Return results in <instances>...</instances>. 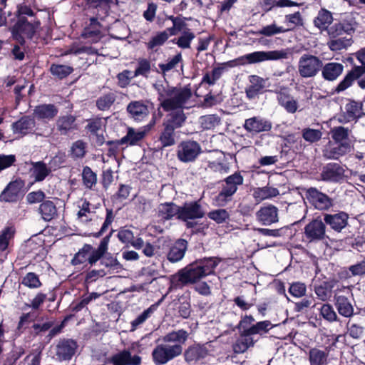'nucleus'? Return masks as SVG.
<instances>
[{"mask_svg": "<svg viewBox=\"0 0 365 365\" xmlns=\"http://www.w3.org/2000/svg\"><path fill=\"white\" fill-rule=\"evenodd\" d=\"M189 336L190 333L187 330L180 329L168 332L158 339L160 343L151 353L154 364L165 365L181 355L188 364H196L205 359L209 354L205 344L194 343L184 349Z\"/></svg>", "mask_w": 365, "mask_h": 365, "instance_id": "obj_1", "label": "nucleus"}, {"mask_svg": "<svg viewBox=\"0 0 365 365\" xmlns=\"http://www.w3.org/2000/svg\"><path fill=\"white\" fill-rule=\"evenodd\" d=\"M219 261L216 257H203L188 264L172 275L170 285L173 288H182L192 284L215 272Z\"/></svg>", "mask_w": 365, "mask_h": 365, "instance_id": "obj_2", "label": "nucleus"}, {"mask_svg": "<svg viewBox=\"0 0 365 365\" xmlns=\"http://www.w3.org/2000/svg\"><path fill=\"white\" fill-rule=\"evenodd\" d=\"M155 88L158 92L160 105L165 111L182 109L192 97V90L189 86L178 88L168 84H156Z\"/></svg>", "mask_w": 365, "mask_h": 365, "instance_id": "obj_3", "label": "nucleus"}, {"mask_svg": "<svg viewBox=\"0 0 365 365\" xmlns=\"http://www.w3.org/2000/svg\"><path fill=\"white\" fill-rule=\"evenodd\" d=\"M114 232L111 230L108 235L101 239L97 248L91 245L85 243L83 247L74 255L71 259V264L73 266H77L87 263L90 267L95 265L103 256L104 252L108 250V243L110 239Z\"/></svg>", "mask_w": 365, "mask_h": 365, "instance_id": "obj_4", "label": "nucleus"}, {"mask_svg": "<svg viewBox=\"0 0 365 365\" xmlns=\"http://www.w3.org/2000/svg\"><path fill=\"white\" fill-rule=\"evenodd\" d=\"M244 183L240 171L226 177L217 182V193L212 198V203L217 207H225L233 200L238 187Z\"/></svg>", "mask_w": 365, "mask_h": 365, "instance_id": "obj_5", "label": "nucleus"}, {"mask_svg": "<svg viewBox=\"0 0 365 365\" xmlns=\"http://www.w3.org/2000/svg\"><path fill=\"white\" fill-rule=\"evenodd\" d=\"M244 183L240 171L226 177L217 182V193L212 198V203L217 207H225L233 200L238 187Z\"/></svg>", "mask_w": 365, "mask_h": 365, "instance_id": "obj_6", "label": "nucleus"}, {"mask_svg": "<svg viewBox=\"0 0 365 365\" xmlns=\"http://www.w3.org/2000/svg\"><path fill=\"white\" fill-rule=\"evenodd\" d=\"M244 183L240 171L226 177L217 182V193L212 198V203L217 207H225L233 200L238 187Z\"/></svg>", "mask_w": 365, "mask_h": 365, "instance_id": "obj_7", "label": "nucleus"}, {"mask_svg": "<svg viewBox=\"0 0 365 365\" xmlns=\"http://www.w3.org/2000/svg\"><path fill=\"white\" fill-rule=\"evenodd\" d=\"M351 130L344 126H336L330 130L331 139L335 146H330L324 151V156L327 159L338 160L351 151L353 146L350 138Z\"/></svg>", "mask_w": 365, "mask_h": 365, "instance_id": "obj_8", "label": "nucleus"}, {"mask_svg": "<svg viewBox=\"0 0 365 365\" xmlns=\"http://www.w3.org/2000/svg\"><path fill=\"white\" fill-rule=\"evenodd\" d=\"M41 22L38 19L29 21L27 18L17 19L10 28L11 38L16 43L25 46L26 38L32 40L34 37Z\"/></svg>", "mask_w": 365, "mask_h": 365, "instance_id": "obj_9", "label": "nucleus"}, {"mask_svg": "<svg viewBox=\"0 0 365 365\" xmlns=\"http://www.w3.org/2000/svg\"><path fill=\"white\" fill-rule=\"evenodd\" d=\"M326 230V224L321 216L312 218L303 229L302 241L307 245L323 241L327 237Z\"/></svg>", "mask_w": 365, "mask_h": 365, "instance_id": "obj_10", "label": "nucleus"}, {"mask_svg": "<svg viewBox=\"0 0 365 365\" xmlns=\"http://www.w3.org/2000/svg\"><path fill=\"white\" fill-rule=\"evenodd\" d=\"M309 204L314 209L322 212L329 211L334 205V199L316 187L303 189Z\"/></svg>", "mask_w": 365, "mask_h": 365, "instance_id": "obj_11", "label": "nucleus"}, {"mask_svg": "<svg viewBox=\"0 0 365 365\" xmlns=\"http://www.w3.org/2000/svg\"><path fill=\"white\" fill-rule=\"evenodd\" d=\"M288 58V53L284 49L273 51H259L247 53L237 58L235 61L241 65L255 64L267 61H277Z\"/></svg>", "mask_w": 365, "mask_h": 365, "instance_id": "obj_12", "label": "nucleus"}, {"mask_svg": "<svg viewBox=\"0 0 365 365\" xmlns=\"http://www.w3.org/2000/svg\"><path fill=\"white\" fill-rule=\"evenodd\" d=\"M322 66V61L317 56L304 53L298 61V73L302 78H308L316 76Z\"/></svg>", "mask_w": 365, "mask_h": 365, "instance_id": "obj_13", "label": "nucleus"}, {"mask_svg": "<svg viewBox=\"0 0 365 365\" xmlns=\"http://www.w3.org/2000/svg\"><path fill=\"white\" fill-rule=\"evenodd\" d=\"M25 181L17 178L9 182L0 194V202H16L24 195Z\"/></svg>", "mask_w": 365, "mask_h": 365, "instance_id": "obj_14", "label": "nucleus"}, {"mask_svg": "<svg viewBox=\"0 0 365 365\" xmlns=\"http://www.w3.org/2000/svg\"><path fill=\"white\" fill-rule=\"evenodd\" d=\"M55 127L59 135L70 136L79 130L78 118L71 113L61 115L56 120Z\"/></svg>", "mask_w": 365, "mask_h": 365, "instance_id": "obj_15", "label": "nucleus"}, {"mask_svg": "<svg viewBox=\"0 0 365 365\" xmlns=\"http://www.w3.org/2000/svg\"><path fill=\"white\" fill-rule=\"evenodd\" d=\"M201 153V147L193 140L182 141L178 148L177 156L183 163L193 162Z\"/></svg>", "mask_w": 365, "mask_h": 365, "instance_id": "obj_16", "label": "nucleus"}, {"mask_svg": "<svg viewBox=\"0 0 365 365\" xmlns=\"http://www.w3.org/2000/svg\"><path fill=\"white\" fill-rule=\"evenodd\" d=\"M349 215L344 211L339 210L335 213H323V220L334 232L340 233L349 225Z\"/></svg>", "mask_w": 365, "mask_h": 365, "instance_id": "obj_17", "label": "nucleus"}, {"mask_svg": "<svg viewBox=\"0 0 365 365\" xmlns=\"http://www.w3.org/2000/svg\"><path fill=\"white\" fill-rule=\"evenodd\" d=\"M356 23L353 17L344 18L330 25L327 34L331 38L344 34L351 35L355 31Z\"/></svg>", "mask_w": 365, "mask_h": 365, "instance_id": "obj_18", "label": "nucleus"}, {"mask_svg": "<svg viewBox=\"0 0 365 365\" xmlns=\"http://www.w3.org/2000/svg\"><path fill=\"white\" fill-rule=\"evenodd\" d=\"M179 211L178 220L182 222L200 219L205 215L199 200L185 202L182 206H180Z\"/></svg>", "mask_w": 365, "mask_h": 365, "instance_id": "obj_19", "label": "nucleus"}, {"mask_svg": "<svg viewBox=\"0 0 365 365\" xmlns=\"http://www.w3.org/2000/svg\"><path fill=\"white\" fill-rule=\"evenodd\" d=\"M250 84L245 88L246 96L248 99H255L259 95L266 92V88H269L271 83L269 82V78H264L257 75H251L249 76Z\"/></svg>", "mask_w": 365, "mask_h": 365, "instance_id": "obj_20", "label": "nucleus"}, {"mask_svg": "<svg viewBox=\"0 0 365 365\" xmlns=\"http://www.w3.org/2000/svg\"><path fill=\"white\" fill-rule=\"evenodd\" d=\"M245 130L252 135H257L262 132H269L272 128V123L261 116H253L245 120L243 125Z\"/></svg>", "mask_w": 365, "mask_h": 365, "instance_id": "obj_21", "label": "nucleus"}, {"mask_svg": "<svg viewBox=\"0 0 365 365\" xmlns=\"http://www.w3.org/2000/svg\"><path fill=\"white\" fill-rule=\"evenodd\" d=\"M87 124L85 129L91 135L96 136V143L98 145H102L105 142L103 131L107 123V119L100 116L86 120Z\"/></svg>", "mask_w": 365, "mask_h": 365, "instance_id": "obj_22", "label": "nucleus"}, {"mask_svg": "<svg viewBox=\"0 0 365 365\" xmlns=\"http://www.w3.org/2000/svg\"><path fill=\"white\" fill-rule=\"evenodd\" d=\"M364 115L362 103L349 99V102L345 106V112L343 113L339 121L342 123L357 121Z\"/></svg>", "mask_w": 365, "mask_h": 365, "instance_id": "obj_23", "label": "nucleus"}, {"mask_svg": "<svg viewBox=\"0 0 365 365\" xmlns=\"http://www.w3.org/2000/svg\"><path fill=\"white\" fill-rule=\"evenodd\" d=\"M106 362L113 365H140L142 358L137 354L133 356L128 349H123L107 358Z\"/></svg>", "mask_w": 365, "mask_h": 365, "instance_id": "obj_24", "label": "nucleus"}, {"mask_svg": "<svg viewBox=\"0 0 365 365\" xmlns=\"http://www.w3.org/2000/svg\"><path fill=\"white\" fill-rule=\"evenodd\" d=\"M352 68L347 71L341 81L334 87L331 93H340L351 87L355 82L361 89H365V71L355 77H351Z\"/></svg>", "mask_w": 365, "mask_h": 365, "instance_id": "obj_25", "label": "nucleus"}, {"mask_svg": "<svg viewBox=\"0 0 365 365\" xmlns=\"http://www.w3.org/2000/svg\"><path fill=\"white\" fill-rule=\"evenodd\" d=\"M77 347V343L73 339H60L56 347V356L61 361H69L75 354Z\"/></svg>", "mask_w": 365, "mask_h": 365, "instance_id": "obj_26", "label": "nucleus"}, {"mask_svg": "<svg viewBox=\"0 0 365 365\" xmlns=\"http://www.w3.org/2000/svg\"><path fill=\"white\" fill-rule=\"evenodd\" d=\"M149 101H133L127 106V112L136 121H142L149 115Z\"/></svg>", "mask_w": 365, "mask_h": 365, "instance_id": "obj_27", "label": "nucleus"}, {"mask_svg": "<svg viewBox=\"0 0 365 365\" xmlns=\"http://www.w3.org/2000/svg\"><path fill=\"white\" fill-rule=\"evenodd\" d=\"M344 168L336 163H329L323 166L320 178L325 182H338L344 177Z\"/></svg>", "mask_w": 365, "mask_h": 365, "instance_id": "obj_28", "label": "nucleus"}, {"mask_svg": "<svg viewBox=\"0 0 365 365\" xmlns=\"http://www.w3.org/2000/svg\"><path fill=\"white\" fill-rule=\"evenodd\" d=\"M278 212L279 210L276 206L269 204L261 207L256 212V217L262 225L268 226L278 222Z\"/></svg>", "mask_w": 365, "mask_h": 365, "instance_id": "obj_29", "label": "nucleus"}, {"mask_svg": "<svg viewBox=\"0 0 365 365\" xmlns=\"http://www.w3.org/2000/svg\"><path fill=\"white\" fill-rule=\"evenodd\" d=\"M321 72L324 80L327 81H334L343 73L344 66L338 62L322 63Z\"/></svg>", "mask_w": 365, "mask_h": 365, "instance_id": "obj_30", "label": "nucleus"}, {"mask_svg": "<svg viewBox=\"0 0 365 365\" xmlns=\"http://www.w3.org/2000/svg\"><path fill=\"white\" fill-rule=\"evenodd\" d=\"M188 242L185 239L177 240L170 247L167 259L172 263L180 261L185 256Z\"/></svg>", "mask_w": 365, "mask_h": 365, "instance_id": "obj_31", "label": "nucleus"}, {"mask_svg": "<svg viewBox=\"0 0 365 365\" xmlns=\"http://www.w3.org/2000/svg\"><path fill=\"white\" fill-rule=\"evenodd\" d=\"M333 22L334 17L332 13L325 8L320 9L313 21L314 26L321 32H326Z\"/></svg>", "mask_w": 365, "mask_h": 365, "instance_id": "obj_32", "label": "nucleus"}, {"mask_svg": "<svg viewBox=\"0 0 365 365\" xmlns=\"http://www.w3.org/2000/svg\"><path fill=\"white\" fill-rule=\"evenodd\" d=\"M58 108L52 103H44L37 106L34 110V115L38 120H53L58 114Z\"/></svg>", "mask_w": 365, "mask_h": 365, "instance_id": "obj_33", "label": "nucleus"}, {"mask_svg": "<svg viewBox=\"0 0 365 365\" xmlns=\"http://www.w3.org/2000/svg\"><path fill=\"white\" fill-rule=\"evenodd\" d=\"M180 206L173 202H166L160 204L158 210V216L164 221L172 220L174 217L178 220Z\"/></svg>", "mask_w": 365, "mask_h": 365, "instance_id": "obj_34", "label": "nucleus"}, {"mask_svg": "<svg viewBox=\"0 0 365 365\" xmlns=\"http://www.w3.org/2000/svg\"><path fill=\"white\" fill-rule=\"evenodd\" d=\"M331 347H326L325 350L318 348H312L309 350L308 360L310 365H327L328 364L329 354Z\"/></svg>", "mask_w": 365, "mask_h": 365, "instance_id": "obj_35", "label": "nucleus"}, {"mask_svg": "<svg viewBox=\"0 0 365 365\" xmlns=\"http://www.w3.org/2000/svg\"><path fill=\"white\" fill-rule=\"evenodd\" d=\"M102 26L97 17L90 18L89 24L84 27L81 33L82 38L98 40L101 37Z\"/></svg>", "mask_w": 365, "mask_h": 365, "instance_id": "obj_36", "label": "nucleus"}, {"mask_svg": "<svg viewBox=\"0 0 365 365\" xmlns=\"http://www.w3.org/2000/svg\"><path fill=\"white\" fill-rule=\"evenodd\" d=\"M35 125V120L32 117L24 115L12 124V129L14 133L26 135L33 130Z\"/></svg>", "mask_w": 365, "mask_h": 365, "instance_id": "obj_37", "label": "nucleus"}, {"mask_svg": "<svg viewBox=\"0 0 365 365\" xmlns=\"http://www.w3.org/2000/svg\"><path fill=\"white\" fill-rule=\"evenodd\" d=\"M38 213L45 222H50L58 217V210L55 203L50 200L43 201L38 207Z\"/></svg>", "mask_w": 365, "mask_h": 365, "instance_id": "obj_38", "label": "nucleus"}, {"mask_svg": "<svg viewBox=\"0 0 365 365\" xmlns=\"http://www.w3.org/2000/svg\"><path fill=\"white\" fill-rule=\"evenodd\" d=\"M175 129L171 128L163 123V129L160 132L158 140L160 143L161 147L160 150L166 147H170L176 143V133Z\"/></svg>", "mask_w": 365, "mask_h": 365, "instance_id": "obj_39", "label": "nucleus"}, {"mask_svg": "<svg viewBox=\"0 0 365 365\" xmlns=\"http://www.w3.org/2000/svg\"><path fill=\"white\" fill-rule=\"evenodd\" d=\"M145 130L136 131L133 128H128L126 135L121 139L116 141L118 145H138L145 136Z\"/></svg>", "mask_w": 365, "mask_h": 365, "instance_id": "obj_40", "label": "nucleus"}, {"mask_svg": "<svg viewBox=\"0 0 365 365\" xmlns=\"http://www.w3.org/2000/svg\"><path fill=\"white\" fill-rule=\"evenodd\" d=\"M335 306L340 315L349 318L354 314V307L349 299L344 295L335 296Z\"/></svg>", "mask_w": 365, "mask_h": 365, "instance_id": "obj_41", "label": "nucleus"}, {"mask_svg": "<svg viewBox=\"0 0 365 365\" xmlns=\"http://www.w3.org/2000/svg\"><path fill=\"white\" fill-rule=\"evenodd\" d=\"M101 294L98 292H91L89 294H83L79 300L73 301L69 308L72 312L78 313L83 310L84 308L87 309V305L93 300L100 297Z\"/></svg>", "mask_w": 365, "mask_h": 365, "instance_id": "obj_42", "label": "nucleus"}, {"mask_svg": "<svg viewBox=\"0 0 365 365\" xmlns=\"http://www.w3.org/2000/svg\"><path fill=\"white\" fill-rule=\"evenodd\" d=\"M279 195L277 188L269 186L257 187L253 190V197L257 201H262L266 199L277 197Z\"/></svg>", "mask_w": 365, "mask_h": 365, "instance_id": "obj_43", "label": "nucleus"}, {"mask_svg": "<svg viewBox=\"0 0 365 365\" xmlns=\"http://www.w3.org/2000/svg\"><path fill=\"white\" fill-rule=\"evenodd\" d=\"M185 120L186 116L183 110H180L171 112L168 115V118L163 121V123L176 130L181 128Z\"/></svg>", "mask_w": 365, "mask_h": 365, "instance_id": "obj_44", "label": "nucleus"}, {"mask_svg": "<svg viewBox=\"0 0 365 365\" xmlns=\"http://www.w3.org/2000/svg\"><path fill=\"white\" fill-rule=\"evenodd\" d=\"M245 329H243L240 334V338L236 341L234 346V351L236 353H243L250 347L253 346L255 341L252 337V335H247Z\"/></svg>", "mask_w": 365, "mask_h": 365, "instance_id": "obj_45", "label": "nucleus"}, {"mask_svg": "<svg viewBox=\"0 0 365 365\" xmlns=\"http://www.w3.org/2000/svg\"><path fill=\"white\" fill-rule=\"evenodd\" d=\"M171 36L167 30L157 32L156 34L152 36L150 41L146 43L148 51H157V48L160 47L168 41L169 37Z\"/></svg>", "mask_w": 365, "mask_h": 365, "instance_id": "obj_46", "label": "nucleus"}, {"mask_svg": "<svg viewBox=\"0 0 365 365\" xmlns=\"http://www.w3.org/2000/svg\"><path fill=\"white\" fill-rule=\"evenodd\" d=\"M364 274H365V258L362 261L345 268L340 272L341 277L346 279Z\"/></svg>", "mask_w": 365, "mask_h": 365, "instance_id": "obj_47", "label": "nucleus"}, {"mask_svg": "<svg viewBox=\"0 0 365 365\" xmlns=\"http://www.w3.org/2000/svg\"><path fill=\"white\" fill-rule=\"evenodd\" d=\"M73 71L74 69L72 66L57 63H52L49 68L51 74L59 80L67 78Z\"/></svg>", "mask_w": 365, "mask_h": 365, "instance_id": "obj_48", "label": "nucleus"}, {"mask_svg": "<svg viewBox=\"0 0 365 365\" xmlns=\"http://www.w3.org/2000/svg\"><path fill=\"white\" fill-rule=\"evenodd\" d=\"M16 229L14 225L5 227L0 233V251H6L10 241L14 238Z\"/></svg>", "mask_w": 365, "mask_h": 365, "instance_id": "obj_49", "label": "nucleus"}, {"mask_svg": "<svg viewBox=\"0 0 365 365\" xmlns=\"http://www.w3.org/2000/svg\"><path fill=\"white\" fill-rule=\"evenodd\" d=\"M272 327L273 325L272 324L270 321H261L257 322L255 324L251 325V327H250L248 329H246L245 334L247 335H263L264 334H267Z\"/></svg>", "mask_w": 365, "mask_h": 365, "instance_id": "obj_50", "label": "nucleus"}, {"mask_svg": "<svg viewBox=\"0 0 365 365\" xmlns=\"http://www.w3.org/2000/svg\"><path fill=\"white\" fill-rule=\"evenodd\" d=\"M195 38V34L190 29H186L182 32L180 36L178 38H173L172 43L176 44L182 49L190 48L192 41Z\"/></svg>", "mask_w": 365, "mask_h": 365, "instance_id": "obj_51", "label": "nucleus"}, {"mask_svg": "<svg viewBox=\"0 0 365 365\" xmlns=\"http://www.w3.org/2000/svg\"><path fill=\"white\" fill-rule=\"evenodd\" d=\"M51 173V170L47 168L46 164L43 161L33 163L32 175L35 181H43Z\"/></svg>", "mask_w": 365, "mask_h": 365, "instance_id": "obj_52", "label": "nucleus"}, {"mask_svg": "<svg viewBox=\"0 0 365 365\" xmlns=\"http://www.w3.org/2000/svg\"><path fill=\"white\" fill-rule=\"evenodd\" d=\"M82 180L86 188L94 190L97 184V175L89 166H84L82 171Z\"/></svg>", "mask_w": 365, "mask_h": 365, "instance_id": "obj_53", "label": "nucleus"}, {"mask_svg": "<svg viewBox=\"0 0 365 365\" xmlns=\"http://www.w3.org/2000/svg\"><path fill=\"white\" fill-rule=\"evenodd\" d=\"M69 152V155L74 160L83 158L86 154V143L83 140L73 142Z\"/></svg>", "mask_w": 365, "mask_h": 365, "instance_id": "obj_54", "label": "nucleus"}, {"mask_svg": "<svg viewBox=\"0 0 365 365\" xmlns=\"http://www.w3.org/2000/svg\"><path fill=\"white\" fill-rule=\"evenodd\" d=\"M224 68L223 67H215L212 71L206 72L200 83V86L203 85L204 83L208 84L209 86H213L217 80H219L223 73Z\"/></svg>", "mask_w": 365, "mask_h": 365, "instance_id": "obj_55", "label": "nucleus"}, {"mask_svg": "<svg viewBox=\"0 0 365 365\" xmlns=\"http://www.w3.org/2000/svg\"><path fill=\"white\" fill-rule=\"evenodd\" d=\"M116 100L113 93H108L100 96L96 100V107L99 110H108Z\"/></svg>", "mask_w": 365, "mask_h": 365, "instance_id": "obj_56", "label": "nucleus"}, {"mask_svg": "<svg viewBox=\"0 0 365 365\" xmlns=\"http://www.w3.org/2000/svg\"><path fill=\"white\" fill-rule=\"evenodd\" d=\"M104 252L103 256L99 259L100 264L106 268H109L112 271L118 272L123 268L122 264L118 262L116 257H114L111 254L106 255Z\"/></svg>", "mask_w": 365, "mask_h": 365, "instance_id": "obj_57", "label": "nucleus"}, {"mask_svg": "<svg viewBox=\"0 0 365 365\" xmlns=\"http://www.w3.org/2000/svg\"><path fill=\"white\" fill-rule=\"evenodd\" d=\"M161 300L158 302L152 304L147 309L144 310L140 315H138L132 322L131 327L133 329H136L139 325L142 324L145 322L151 314L157 309L158 305L160 304Z\"/></svg>", "mask_w": 365, "mask_h": 365, "instance_id": "obj_58", "label": "nucleus"}, {"mask_svg": "<svg viewBox=\"0 0 365 365\" xmlns=\"http://www.w3.org/2000/svg\"><path fill=\"white\" fill-rule=\"evenodd\" d=\"M207 217L217 224H223L230 220V215L227 210L220 208L210 211L207 213Z\"/></svg>", "mask_w": 365, "mask_h": 365, "instance_id": "obj_59", "label": "nucleus"}, {"mask_svg": "<svg viewBox=\"0 0 365 365\" xmlns=\"http://www.w3.org/2000/svg\"><path fill=\"white\" fill-rule=\"evenodd\" d=\"M88 9H96L103 15L108 13L111 0H85Z\"/></svg>", "mask_w": 365, "mask_h": 365, "instance_id": "obj_60", "label": "nucleus"}, {"mask_svg": "<svg viewBox=\"0 0 365 365\" xmlns=\"http://www.w3.org/2000/svg\"><path fill=\"white\" fill-rule=\"evenodd\" d=\"M354 55L361 65L352 66L351 77H355L365 72V47L360 48Z\"/></svg>", "mask_w": 365, "mask_h": 365, "instance_id": "obj_61", "label": "nucleus"}, {"mask_svg": "<svg viewBox=\"0 0 365 365\" xmlns=\"http://www.w3.org/2000/svg\"><path fill=\"white\" fill-rule=\"evenodd\" d=\"M82 204L79 205V210L77 212V217L79 220L83 222H88L91 221V218L88 217V215L93 212L91 210V202L86 199L82 200Z\"/></svg>", "mask_w": 365, "mask_h": 365, "instance_id": "obj_62", "label": "nucleus"}, {"mask_svg": "<svg viewBox=\"0 0 365 365\" xmlns=\"http://www.w3.org/2000/svg\"><path fill=\"white\" fill-rule=\"evenodd\" d=\"M150 62L146 58H139L138 60V66L135 68L133 77L142 76L148 78L150 72Z\"/></svg>", "mask_w": 365, "mask_h": 365, "instance_id": "obj_63", "label": "nucleus"}, {"mask_svg": "<svg viewBox=\"0 0 365 365\" xmlns=\"http://www.w3.org/2000/svg\"><path fill=\"white\" fill-rule=\"evenodd\" d=\"M320 315L329 322L338 321V317L333 307L329 304H324L319 309Z\"/></svg>", "mask_w": 365, "mask_h": 365, "instance_id": "obj_64", "label": "nucleus"}]
</instances>
